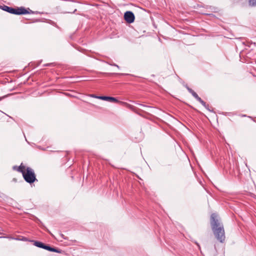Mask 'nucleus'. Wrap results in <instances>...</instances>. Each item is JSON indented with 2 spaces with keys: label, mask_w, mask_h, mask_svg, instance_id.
Instances as JSON below:
<instances>
[{
  "label": "nucleus",
  "mask_w": 256,
  "mask_h": 256,
  "mask_svg": "<svg viewBox=\"0 0 256 256\" xmlns=\"http://www.w3.org/2000/svg\"><path fill=\"white\" fill-rule=\"evenodd\" d=\"M210 226L217 240L220 242H223L226 238L224 226L217 218V215L216 214H211Z\"/></svg>",
  "instance_id": "f257e3e1"
},
{
  "label": "nucleus",
  "mask_w": 256,
  "mask_h": 256,
  "mask_svg": "<svg viewBox=\"0 0 256 256\" xmlns=\"http://www.w3.org/2000/svg\"><path fill=\"white\" fill-rule=\"evenodd\" d=\"M0 8L10 14L16 15L26 14L34 13V12L32 10H30V8L26 9L25 8L22 6L14 8L4 4L2 6H0Z\"/></svg>",
  "instance_id": "f03ea898"
},
{
  "label": "nucleus",
  "mask_w": 256,
  "mask_h": 256,
  "mask_svg": "<svg viewBox=\"0 0 256 256\" xmlns=\"http://www.w3.org/2000/svg\"><path fill=\"white\" fill-rule=\"evenodd\" d=\"M22 176L24 180L30 184L38 181L34 170L30 167L26 168V171L23 174Z\"/></svg>",
  "instance_id": "7ed1b4c3"
},
{
  "label": "nucleus",
  "mask_w": 256,
  "mask_h": 256,
  "mask_svg": "<svg viewBox=\"0 0 256 256\" xmlns=\"http://www.w3.org/2000/svg\"><path fill=\"white\" fill-rule=\"evenodd\" d=\"M124 18L127 22L131 24L134 22L135 16L132 12L126 11L124 14Z\"/></svg>",
  "instance_id": "20e7f679"
},
{
  "label": "nucleus",
  "mask_w": 256,
  "mask_h": 256,
  "mask_svg": "<svg viewBox=\"0 0 256 256\" xmlns=\"http://www.w3.org/2000/svg\"><path fill=\"white\" fill-rule=\"evenodd\" d=\"M98 99L113 102H120L116 98L108 96H100L98 97Z\"/></svg>",
  "instance_id": "39448f33"
},
{
  "label": "nucleus",
  "mask_w": 256,
  "mask_h": 256,
  "mask_svg": "<svg viewBox=\"0 0 256 256\" xmlns=\"http://www.w3.org/2000/svg\"><path fill=\"white\" fill-rule=\"evenodd\" d=\"M44 249L46 250H47L48 251H50V252H57V253H60L61 251H62L60 249H58V248H52L49 245H47V244H46L44 245Z\"/></svg>",
  "instance_id": "423d86ee"
},
{
  "label": "nucleus",
  "mask_w": 256,
  "mask_h": 256,
  "mask_svg": "<svg viewBox=\"0 0 256 256\" xmlns=\"http://www.w3.org/2000/svg\"><path fill=\"white\" fill-rule=\"evenodd\" d=\"M186 88L187 90L190 93L192 96L196 100L198 98L199 96L198 95V94L193 90L192 88H189L188 86H186Z\"/></svg>",
  "instance_id": "0eeeda50"
},
{
  "label": "nucleus",
  "mask_w": 256,
  "mask_h": 256,
  "mask_svg": "<svg viewBox=\"0 0 256 256\" xmlns=\"http://www.w3.org/2000/svg\"><path fill=\"white\" fill-rule=\"evenodd\" d=\"M32 242H34V244L40 248H44V246L45 244L42 243V242L39 241L32 240Z\"/></svg>",
  "instance_id": "6e6552de"
},
{
  "label": "nucleus",
  "mask_w": 256,
  "mask_h": 256,
  "mask_svg": "<svg viewBox=\"0 0 256 256\" xmlns=\"http://www.w3.org/2000/svg\"><path fill=\"white\" fill-rule=\"evenodd\" d=\"M17 171L22 173V175L26 171V166L23 165L22 163L19 166H18Z\"/></svg>",
  "instance_id": "1a4fd4ad"
},
{
  "label": "nucleus",
  "mask_w": 256,
  "mask_h": 256,
  "mask_svg": "<svg viewBox=\"0 0 256 256\" xmlns=\"http://www.w3.org/2000/svg\"><path fill=\"white\" fill-rule=\"evenodd\" d=\"M204 108H206V104L200 96L196 99Z\"/></svg>",
  "instance_id": "9d476101"
},
{
  "label": "nucleus",
  "mask_w": 256,
  "mask_h": 256,
  "mask_svg": "<svg viewBox=\"0 0 256 256\" xmlns=\"http://www.w3.org/2000/svg\"><path fill=\"white\" fill-rule=\"evenodd\" d=\"M248 4L250 6H256V0H248Z\"/></svg>",
  "instance_id": "9b49d317"
},
{
  "label": "nucleus",
  "mask_w": 256,
  "mask_h": 256,
  "mask_svg": "<svg viewBox=\"0 0 256 256\" xmlns=\"http://www.w3.org/2000/svg\"><path fill=\"white\" fill-rule=\"evenodd\" d=\"M90 96L92 97V98H98V97H100V96H97L95 94H90Z\"/></svg>",
  "instance_id": "f8f14e48"
},
{
  "label": "nucleus",
  "mask_w": 256,
  "mask_h": 256,
  "mask_svg": "<svg viewBox=\"0 0 256 256\" xmlns=\"http://www.w3.org/2000/svg\"><path fill=\"white\" fill-rule=\"evenodd\" d=\"M53 65H54L53 63H48V64H44V66H53Z\"/></svg>",
  "instance_id": "ddd939ff"
},
{
  "label": "nucleus",
  "mask_w": 256,
  "mask_h": 256,
  "mask_svg": "<svg viewBox=\"0 0 256 256\" xmlns=\"http://www.w3.org/2000/svg\"><path fill=\"white\" fill-rule=\"evenodd\" d=\"M206 109H207L208 110H209L210 112H212V110H211L210 108V106L208 104H206V108H205Z\"/></svg>",
  "instance_id": "4468645a"
},
{
  "label": "nucleus",
  "mask_w": 256,
  "mask_h": 256,
  "mask_svg": "<svg viewBox=\"0 0 256 256\" xmlns=\"http://www.w3.org/2000/svg\"><path fill=\"white\" fill-rule=\"evenodd\" d=\"M18 168V166H14L12 167V169H13V170H16V171H17Z\"/></svg>",
  "instance_id": "2eb2a0df"
},
{
  "label": "nucleus",
  "mask_w": 256,
  "mask_h": 256,
  "mask_svg": "<svg viewBox=\"0 0 256 256\" xmlns=\"http://www.w3.org/2000/svg\"><path fill=\"white\" fill-rule=\"evenodd\" d=\"M60 236H61L62 238H64V239H65V240H66V237H65V236H64L63 234H60Z\"/></svg>",
  "instance_id": "dca6fc26"
},
{
  "label": "nucleus",
  "mask_w": 256,
  "mask_h": 256,
  "mask_svg": "<svg viewBox=\"0 0 256 256\" xmlns=\"http://www.w3.org/2000/svg\"><path fill=\"white\" fill-rule=\"evenodd\" d=\"M76 11V8H74V10L73 12H67V13H74Z\"/></svg>",
  "instance_id": "f3484780"
},
{
  "label": "nucleus",
  "mask_w": 256,
  "mask_h": 256,
  "mask_svg": "<svg viewBox=\"0 0 256 256\" xmlns=\"http://www.w3.org/2000/svg\"><path fill=\"white\" fill-rule=\"evenodd\" d=\"M111 65L112 66H116L117 68H119V66L118 65H117L116 64H111Z\"/></svg>",
  "instance_id": "a211bd4d"
},
{
  "label": "nucleus",
  "mask_w": 256,
  "mask_h": 256,
  "mask_svg": "<svg viewBox=\"0 0 256 256\" xmlns=\"http://www.w3.org/2000/svg\"><path fill=\"white\" fill-rule=\"evenodd\" d=\"M196 245L198 246V247H200L199 244L198 243V242H196Z\"/></svg>",
  "instance_id": "6ab92c4d"
},
{
  "label": "nucleus",
  "mask_w": 256,
  "mask_h": 256,
  "mask_svg": "<svg viewBox=\"0 0 256 256\" xmlns=\"http://www.w3.org/2000/svg\"><path fill=\"white\" fill-rule=\"evenodd\" d=\"M118 74V73H116V74Z\"/></svg>",
  "instance_id": "aec40b11"
},
{
  "label": "nucleus",
  "mask_w": 256,
  "mask_h": 256,
  "mask_svg": "<svg viewBox=\"0 0 256 256\" xmlns=\"http://www.w3.org/2000/svg\"><path fill=\"white\" fill-rule=\"evenodd\" d=\"M4 97H0V101Z\"/></svg>",
  "instance_id": "412c9836"
},
{
  "label": "nucleus",
  "mask_w": 256,
  "mask_h": 256,
  "mask_svg": "<svg viewBox=\"0 0 256 256\" xmlns=\"http://www.w3.org/2000/svg\"><path fill=\"white\" fill-rule=\"evenodd\" d=\"M48 232H49L50 234V231H49V230H48Z\"/></svg>",
  "instance_id": "4be33fe9"
}]
</instances>
